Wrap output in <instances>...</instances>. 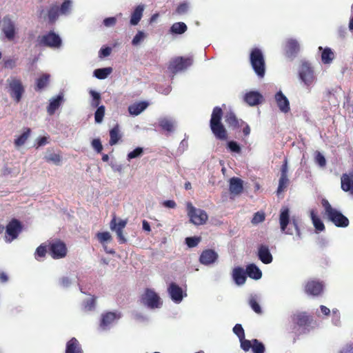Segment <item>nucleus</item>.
<instances>
[{"label": "nucleus", "mask_w": 353, "mask_h": 353, "mask_svg": "<svg viewBox=\"0 0 353 353\" xmlns=\"http://www.w3.org/2000/svg\"><path fill=\"white\" fill-rule=\"evenodd\" d=\"M218 259V254L213 250L208 249L203 250L199 257L201 264L209 265L214 263Z\"/></svg>", "instance_id": "nucleus-19"}, {"label": "nucleus", "mask_w": 353, "mask_h": 353, "mask_svg": "<svg viewBox=\"0 0 353 353\" xmlns=\"http://www.w3.org/2000/svg\"><path fill=\"white\" fill-rule=\"evenodd\" d=\"M96 299L97 298L93 296L90 299L84 301L83 303V310L88 312L94 310L96 306Z\"/></svg>", "instance_id": "nucleus-46"}, {"label": "nucleus", "mask_w": 353, "mask_h": 353, "mask_svg": "<svg viewBox=\"0 0 353 353\" xmlns=\"http://www.w3.org/2000/svg\"><path fill=\"white\" fill-rule=\"evenodd\" d=\"M143 153V149L141 147H137L132 151L130 152L128 154L127 158L128 161H130L132 159L138 158L141 157Z\"/></svg>", "instance_id": "nucleus-50"}, {"label": "nucleus", "mask_w": 353, "mask_h": 353, "mask_svg": "<svg viewBox=\"0 0 353 353\" xmlns=\"http://www.w3.org/2000/svg\"><path fill=\"white\" fill-rule=\"evenodd\" d=\"M117 23V19L114 17H107L103 19V23L105 27H112Z\"/></svg>", "instance_id": "nucleus-64"}, {"label": "nucleus", "mask_w": 353, "mask_h": 353, "mask_svg": "<svg viewBox=\"0 0 353 353\" xmlns=\"http://www.w3.org/2000/svg\"><path fill=\"white\" fill-rule=\"evenodd\" d=\"M45 159L48 162H51L55 165H59L61 162L60 155L50 151L47 152Z\"/></svg>", "instance_id": "nucleus-45"}, {"label": "nucleus", "mask_w": 353, "mask_h": 353, "mask_svg": "<svg viewBox=\"0 0 353 353\" xmlns=\"http://www.w3.org/2000/svg\"><path fill=\"white\" fill-rule=\"evenodd\" d=\"M265 220V214L263 212H257L254 214L252 223L254 224L259 223Z\"/></svg>", "instance_id": "nucleus-62"}, {"label": "nucleus", "mask_w": 353, "mask_h": 353, "mask_svg": "<svg viewBox=\"0 0 353 353\" xmlns=\"http://www.w3.org/2000/svg\"><path fill=\"white\" fill-rule=\"evenodd\" d=\"M63 101V95L62 93L59 94L57 97L50 99L49 105L47 107V112L50 115L54 114L55 111L59 108Z\"/></svg>", "instance_id": "nucleus-29"}, {"label": "nucleus", "mask_w": 353, "mask_h": 353, "mask_svg": "<svg viewBox=\"0 0 353 353\" xmlns=\"http://www.w3.org/2000/svg\"><path fill=\"white\" fill-rule=\"evenodd\" d=\"M274 100L280 112L284 114L288 113L290 112V101L281 90L276 92L274 95Z\"/></svg>", "instance_id": "nucleus-17"}, {"label": "nucleus", "mask_w": 353, "mask_h": 353, "mask_svg": "<svg viewBox=\"0 0 353 353\" xmlns=\"http://www.w3.org/2000/svg\"><path fill=\"white\" fill-rule=\"evenodd\" d=\"M288 159L285 158L281 168V176L279 181V185L276 190V193L279 195L282 192L285 190L289 183V179L288 177Z\"/></svg>", "instance_id": "nucleus-16"}, {"label": "nucleus", "mask_w": 353, "mask_h": 353, "mask_svg": "<svg viewBox=\"0 0 353 353\" xmlns=\"http://www.w3.org/2000/svg\"><path fill=\"white\" fill-rule=\"evenodd\" d=\"M257 299L258 297L256 294H251L249 298V305L256 314H261L262 310L257 301Z\"/></svg>", "instance_id": "nucleus-39"}, {"label": "nucleus", "mask_w": 353, "mask_h": 353, "mask_svg": "<svg viewBox=\"0 0 353 353\" xmlns=\"http://www.w3.org/2000/svg\"><path fill=\"white\" fill-rule=\"evenodd\" d=\"M121 318L120 312H105L101 314L99 329L101 331L110 330Z\"/></svg>", "instance_id": "nucleus-5"}, {"label": "nucleus", "mask_w": 353, "mask_h": 353, "mask_svg": "<svg viewBox=\"0 0 353 353\" xmlns=\"http://www.w3.org/2000/svg\"><path fill=\"white\" fill-rule=\"evenodd\" d=\"M252 350L253 353H264L265 351V347L264 344L259 341L258 339H253L252 341Z\"/></svg>", "instance_id": "nucleus-44"}, {"label": "nucleus", "mask_w": 353, "mask_h": 353, "mask_svg": "<svg viewBox=\"0 0 353 353\" xmlns=\"http://www.w3.org/2000/svg\"><path fill=\"white\" fill-rule=\"evenodd\" d=\"M232 279L236 285H243L247 279L245 270L241 267L234 268L232 271Z\"/></svg>", "instance_id": "nucleus-25"}, {"label": "nucleus", "mask_w": 353, "mask_h": 353, "mask_svg": "<svg viewBox=\"0 0 353 353\" xmlns=\"http://www.w3.org/2000/svg\"><path fill=\"white\" fill-rule=\"evenodd\" d=\"M72 283V280L68 276H62L59 279V285L63 288H69Z\"/></svg>", "instance_id": "nucleus-57"}, {"label": "nucleus", "mask_w": 353, "mask_h": 353, "mask_svg": "<svg viewBox=\"0 0 353 353\" xmlns=\"http://www.w3.org/2000/svg\"><path fill=\"white\" fill-rule=\"evenodd\" d=\"M39 44L41 46L59 48L62 44V40L59 34L54 31H50L39 38Z\"/></svg>", "instance_id": "nucleus-10"}, {"label": "nucleus", "mask_w": 353, "mask_h": 353, "mask_svg": "<svg viewBox=\"0 0 353 353\" xmlns=\"http://www.w3.org/2000/svg\"><path fill=\"white\" fill-rule=\"evenodd\" d=\"M284 50L285 52L286 56L288 58H295L300 51L299 42L298 41V40L293 38L286 39L284 46Z\"/></svg>", "instance_id": "nucleus-14"}, {"label": "nucleus", "mask_w": 353, "mask_h": 353, "mask_svg": "<svg viewBox=\"0 0 353 353\" xmlns=\"http://www.w3.org/2000/svg\"><path fill=\"white\" fill-rule=\"evenodd\" d=\"M232 331L234 334L237 336L239 339H243V338H245V332L241 324L236 323L234 326Z\"/></svg>", "instance_id": "nucleus-55"}, {"label": "nucleus", "mask_w": 353, "mask_h": 353, "mask_svg": "<svg viewBox=\"0 0 353 353\" xmlns=\"http://www.w3.org/2000/svg\"><path fill=\"white\" fill-rule=\"evenodd\" d=\"M321 205L329 221L338 228H346L349 225L348 219L342 212L333 208L326 199H322Z\"/></svg>", "instance_id": "nucleus-2"}, {"label": "nucleus", "mask_w": 353, "mask_h": 353, "mask_svg": "<svg viewBox=\"0 0 353 353\" xmlns=\"http://www.w3.org/2000/svg\"><path fill=\"white\" fill-rule=\"evenodd\" d=\"M229 190L232 194L239 195L243 190V181L238 177H232L230 179Z\"/></svg>", "instance_id": "nucleus-27"}, {"label": "nucleus", "mask_w": 353, "mask_h": 353, "mask_svg": "<svg viewBox=\"0 0 353 353\" xmlns=\"http://www.w3.org/2000/svg\"><path fill=\"white\" fill-rule=\"evenodd\" d=\"M144 9L145 6L143 4H140L135 7L132 12L130 20V23L132 26H137L139 23L142 18Z\"/></svg>", "instance_id": "nucleus-30"}, {"label": "nucleus", "mask_w": 353, "mask_h": 353, "mask_svg": "<svg viewBox=\"0 0 353 353\" xmlns=\"http://www.w3.org/2000/svg\"><path fill=\"white\" fill-rule=\"evenodd\" d=\"M49 74H45L37 80V88L38 90L43 89L48 83Z\"/></svg>", "instance_id": "nucleus-53"}, {"label": "nucleus", "mask_w": 353, "mask_h": 353, "mask_svg": "<svg viewBox=\"0 0 353 353\" xmlns=\"http://www.w3.org/2000/svg\"><path fill=\"white\" fill-rule=\"evenodd\" d=\"M141 301L148 308L154 310L160 308L162 306V301L160 296L151 289H146L142 295Z\"/></svg>", "instance_id": "nucleus-8"}, {"label": "nucleus", "mask_w": 353, "mask_h": 353, "mask_svg": "<svg viewBox=\"0 0 353 353\" xmlns=\"http://www.w3.org/2000/svg\"><path fill=\"white\" fill-rule=\"evenodd\" d=\"M46 253V246L41 245H39L35 251V258L37 259V257H43Z\"/></svg>", "instance_id": "nucleus-63"}, {"label": "nucleus", "mask_w": 353, "mask_h": 353, "mask_svg": "<svg viewBox=\"0 0 353 353\" xmlns=\"http://www.w3.org/2000/svg\"><path fill=\"white\" fill-rule=\"evenodd\" d=\"M262 94L258 91H250L244 95V101L250 106H255L261 103Z\"/></svg>", "instance_id": "nucleus-23"}, {"label": "nucleus", "mask_w": 353, "mask_h": 353, "mask_svg": "<svg viewBox=\"0 0 353 353\" xmlns=\"http://www.w3.org/2000/svg\"><path fill=\"white\" fill-rule=\"evenodd\" d=\"M112 71V69L110 67L95 69L93 72V76L98 79H105L111 74Z\"/></svg>", "instance_id": "nucleus-37"}, {"label": "nucleus", "mask_w": 353, "mask_h": 353, "mask_svg": "<svg viewBox=\"0 0 353 353\" xmlns=\"http://www.w3.org/2000/svg\"><path fill=\"white\" fill-rule=\"evenodd\" d=\"M341 189L353 195V172L344 173L341 177Z\"/></svg>", "instance_id": "nucleus-21"}, {"label": "nucleus", "mask_w": 353, "mask_h": 353, "mask_svg": "<svg viewBox=\"0 0 353 353\" xmlns=\"http://www.w3.org/2000/svg\"><path fill=\"white\" fill-rule=\"evenodd\" d=\"M127 219H117L114 216L110 223V228L112 232H114L117 236L118 242L120 244L125 243L128 240L123 234V229L127 225Z\"/></svg>", "instance_id": "nucleus-9"}, {"label": "nucleus", "mask_w": 353, "mask_h": 353, "mask_svg": "<svg viewBox=\"0 0 353 353\" xmlns=\"http://www.w3.org/2000/svg\"><path fill=\"white\" fill-rule=\"evenodd\" d=\"M105 114V106H99L94 112V121L97 123H101Z\"/></svg>", "instance_id": "nucleus-48"}, {"label": "nucleus", "mask_w": 353, "mask_h": 353, "mask_svg": "<svg viewBox=\"0 0 353 353\" xmlns=\"http://www.w3.org/2000/svg\"><path fill=\"white\" fill-rule=\"evenodd\" d=\"M30 134V129L26 128V130L14 140V144L18 147L23 145L27 141Z\"/></svg>", "instance_id": "nucleus-42"}, {"label": "nucleus", "mask_w": 353, "mask_h": 353, "mask_svg": "<svg viewBox=\"0 0 353 353\" xmlns=\"http://www.w3.org/2000/svg\"><path fill=\"white\" fill-rule=\"evenodd\" d=\"M3 61L5 68L12 70L17 66V58H6L3 59Z\"/></svg>", "instance_id": "nucleus-52"}, {"label": "nucleus", "mask_w": 353, "mask_h": 353, "mask_svg": "<svg viewBox=\"0 0 353 353\" xmlns=\"http://www.w3.org/2000/svg\"><path fill=\"white\" fill-rule=\"evenodd\" d=\"M201 241V238L198 236H190L185 238V243L189 248L196 247Z\"/></svg>", "instance_id": "nucleus-56"}, {"label": "nucleus", "mask_w": 353, "mask_h": 353, "mask_svg": "<svg viewBox=\"0 0 353 353\" xmlns=\"http://www.w3.org/2000/svg\"><path fill=\"white\" fill-rule=\"evenodd\" d=\"M168 292L171 300L176 303H180L187 294L183 292L182 288L176 283L172 282L168 288Z\"/></svg>", "instance_id": "nucleus-13"}, {"label": "nucleus", "mask_w": 353, "mask_h": 353, "mask_svg": "<svg viewBox=\"0 0 353 353\" xmlns=\"http://www.w3.org/2000/svg\"><path fill=\"white\" fill-rule=\"evenodd\" d=\"M91 145L94 150L97 152L100 153L103 150V145L101 144V142L99 139H94L92 141Z\"/></svg>", "instance_id": "nucleus-61"}, {"label": "nucleus", "mask_w": 353, "mask_h": 353, "mask_svg": "<svg viewBox=\"0 0 353 353\" xmlns=\"http://www.w3.org/2000/svg\"><path fill=\"white\" fill-rule=\"evenodd\" d=\"M147 101H141L128 106V112L131 115L137 116L144 111L148 106Z\"/></svg>", "instance_id": "nucleus-32"}, {"label": "nucleus", "mask_w": 353, "mask_h": 353, "mask_svg": "<svg viewBox=\"0 0 353 353\" xmlns=\"http://www.w3.org/2000/svg\"><path fill=\"white\" fill-rule=\"evenodd\" d=\"M65 353H83L81 345L76 338H72L66 343Z\"/></svg>", "instance_id": "nucleus-33"}, {"label": "nucleus", "mask_w": 353, "mask_h": 353, "mask_svg": "<svg viewBox=\"0 0 353 353\" xmlns=\"http://www.w3.org/2000/svg\"><path fill=\"white\" fill-rule=\"evenodd\" d=\"M279 224L281 232L285 234L292 235L294 234L291 228H288V225L291 224L295 230L296 238L298 239L302 238L298 221L294 217L290 219V209L288 207H283L280 210Z\"/></svg>", "instance_id": "nucleus-1"}, {"label": "nucleus", "mask_w": 353, "mask_h": 353, "mask_svg": "<svg viewBox=\"0 0 353 353\" xmlns=\"http://www.w3.org/2000/svg\"><path fill=\"white\" fill-rule=\"evenodd\" d=\"M299 77L304 85L310 89L316 81V77L310 64L307 61H302L299 70Z\"/></svg>", "instance_id": "nucleus-4"}, {"label": "nucleus", "mask_w": 353, "mask_h": 353, "mask_svg": "<svg viewBox=\"0 0 353 353\" xmlns=\"http://www.w3.org/2000/svg\"><path fill=\"white\" fill-rule=\"evenodd\" d=\"M59 14H60V11L59 10V7H57V6L51 7L50 8V10H48V14L49 22L51 23H54L57 21V19H58Z\"/></svg>", "instance_id": "nucleus-43"}, {"label": "nucleus", "mask_w": 353, "mask_h": 353, "mask_svg": "<svg viewBox=\"0 0 353 353\" xmlns=\"http://www.w3.org/2000/svg\"><path fill=\"white\" fill-rule=\"evenodd\" d=\"M310 218L312 224L317 233L322 232L325 230V225L322 220L316 215L314 210H311L310 212Z\"/></svg>", "instance_id": "nucleus-34"}, {"label": "nucleus", "mask_w": 353, "mask_h": 353, "mask_svg": "<svg viewBox=\"0 0 353 353\" xmlns=\"http://www.w3.org/2000/svg\"><path fill=\"white\" fill-rule=\"evenodd\" d=\"M145 33L143 31H138L136 35L133 37L132 44L133 46L139 45L144 39Z\"/></svg>", "instance_id": "nucleus-58"}, {"label": "nucleus", "mask_w": 353, "mask_h": 353, "mask_svg": "<svg viewBox=\"0 0 353 353\" xmlns=\"http://www.w3.org/2000/svg\"><path fill=\"white\" fill-rule=\"evenodd\" d=\"M72 7V1L71 0H64L61 3L59 10L60 11V14L62 15H68L70 14Z\"/></svg>", "instance_id": "nucleus-47"}, {"label": "nucleus", "mask_w": 353, "mask_h": 353, "mask_svg": "<svg viewBox=\"0 0 353 353\" xmlns=\"http://www.w3.org/2000/svg\"><path fill=\"white\" fill-rule=\"evenodd\" d=\"M319 49L322 50L321 53V60L324 64L330 63L334 59V53L332 51L331 48H325L323 49L322 47H319Z\"/></svg>", "instance_id": "nucleus-35"}, {"label": "nucleus", "mask_w": 353, "mask_h": 353, "mask_svg": "<svg viewBox=\"0 0 353 353\" xmlns=\"http://www.w3.org/2000/svg\"><path fill=\"white\" fill-rule=\"evenodd\" d=\"M239 341L241 343V347L245 352H248L252 347V341L245 339V338H243V339H239Z\"/></svg>", "instance_id": "nucleus-59"}, {"label": "nucleus", "mask_w": 353, "mask_h": 353, "mask_svg": "<svg viewBox=\"0 0 353 353\" xmlns=\"http://www.w3.org/2000/svg\"><path fill=\"white\" fill-rule=\"evenodd\" d=\"M222 116H223L222 109L218 106L215 107L213 109L210 123L221 122Z\"/></svg>", "instance_id": "nucleus-41"}, {"label": "nucleus", "mask_w": 353, "mask_h": 353, "mask_svg": "<svg viewBox=\"0 0 353 353\" xmlns=\"http://www.w3.org/2000/svg\"><path fill=\"white\" fill-rule=\"evenodd\" d=\"M189 9V5L186 2L180 3L176 9V12L179 14H185Z\"/></svg>", "instance_id": "nucleus-60"}, {"label": "nucleus", "mask_w": 353, "mask_h": 353, "mask_svg": "<svg viewBox=\"0 0 353 353\" xmlns=\"http://www.w3.org/2000/svg\"><path fill=\"white\" fill-rule=\"evenodd\" d=\"M314 160H315V162L321 168H324L326 165V159H325L324 155L319 151H316L315 152Z\"/></svg>", "instance_id": "nucleus-54"}, {"label": "nucleus", "mask_w": 353, "mask_h": 353, "mask_svg": "<svg viewBox=\"0 0 353 353\" xmlns=\"http://www.w3.org/2000/svg\"><path fill=\"white\" fill-rule=\"evenodd\" d=\"M225 122L232 127L236 128L239 126V121L232 112H227V114L225 116Z\"/></svg>", "instance_id": "nucleus-40"}, {"label": "nucleus", "mask_w": 353, "mask_h": 353, "mask_svg": "<svg viewBox=\"0 0 353 353\" xmlns=\"http://www.w3.org/2000/svg\"><path fill=\"white\" fill-rule=\"evenodd\" d=\"M21 230V222L16 219H12L6 228V233L8 236V237L6 236V242L10 243L17 239Z\"/></svg>", "instance_id": "nucleus-11"}, {"label": "nucleus", "mask_w": 353, "mask_h": 353, "mask_svg": "<svg viewBox=\"0 0 353 353\" xmlns=\"http://www.w3.org/2000/svg\"><path fill=\"white\" fill-rule=\"evenodd\" d=\"M292 321L295 325L299 326L300 328L305 329L309 323V317L306 312H298L293 314Z\"/></svg>", "instance_id": "nucleus-26"}, {"label": "nucleus", "mask_w": 353, "mask_h": 353, "mask_svg": "<svg viewBox=\"0 0 353 353\" xmlns=\"http://www.w3.org/2000/svg\"><path fill=\"white\" fill-rule=\"evenodd\" d=\"M50 254L53 259H61L66 255L65 245L61 241H56L50 245Z\"/></svg>", "instance_id": "nucleus-18"}, {"label": "nucleus", "mask_w": 353, "mask_h": 353, "mask_svg": "<svg viewBox=\"0 0 353 353\" xmlns=\"http://www.w3.org/2000/svg\"><path fill=\"white\" fill-rule=\"evenodd\" d=\"M2 32L6 39L12 41L16 34L15 24L8 16H6L3 19Z\"/></svg>", "instance_id": "nucleus-15"}, {"label": "nucleus", "mask_w": 353, "mask_h": 353, "mask_svg": "<svg viewBox=\"0 0 353 353\" xmlns=\"http://www.w3.org/2000/svg\"><path fill=\"white\" fill-rule=\"evenodd\" d=\"M227 148L232 152L240 153L241 151L240 145L235 141H229L227 143Z\"/></svg>", "instance_id": "nucleus-51"}, {"label": "nucleus", "mask_w": 353, "mask_h": 353, "mask_svg": "<svg viewBox=\"0 0 353 353\" xmlns=\"http://www.w3.org/2000/svg\"><path fill=\"white\" fill-rule=\"evenodd\" d=\"M187 210L191 223L196 225L205 223L208 216L203 210L196 208L190 202L187 203Z\"/></svg>", "instance_id": "nucleus-7"}, {"label": "nucleus", "mask_w": 353, "mask_h": 353, "mask_svg": "<svg viewBox=\"0 0 353 353\" xmlns=\"http://www.w3.org/2000/svg\"><path fill=\"white\" fill-rule=\"evenodd\" d=\"M210 128L215 136L219 140H225L227 138V132L221 122L210 123Z\"/></svg>", "instance_id": "nucleus-24"}, {"label": "nucleus", "mask_w": 353, "mask_h": 353, "mask_svg": "<svg viewBox=\"0 0 353 353\" xmlns=\"http://www.w3.org/2000/svg\"><path fill=\"white\" fill-rule=\"evenodd\" d=\"M192 64L191 57L184 58L182 57L174 59L170 64L168 69L172 73L176 74L178 72L186 69Z\"/></svg>", "instance_id": "nucleus-12"}, {"label": "nucleus", "mask_w": 353, "mask_h": 353, "mask_svg": "<svg viewBox=\"0 0 353 353\" xmlns=\"http://www.w3.org/2000/svg\"><path fill=\"white\" fill-rule=\"evenodd\" d=\"M323 289V283L315 280L309 281L305 287V292L312 296L319 295L322 292Z\"/></svg>", "instance_id": "nucleus-20"}, {"label": "nucleus", "mask_w": 353, "mask_h": 353, "mask_svg": "<svg viewBox=\"0 0 353 353\" xmlns=\"http://www.w3.org/2000/svg\"><path fill=\"white\" fill-rule=\"evenodd\" d=\"M250 61L253 70L259 78H263L265 74V62L263 54L259 48H254L250 54Z\"/></svg>", "instance_id": "nucleus-3"}, {"label": "nucleus", "mask_w": 353, "mask_h": 353, "mask_svg": "<svg viewBox=\"0 0 353 353\" xmlns=\"http://www.w3.org/2000/svg\"><path fill=\"white\" fill-rule=\"evenodd\" d=\"M247 276L254 279L259 280L262 277V272L254 263L248 264L245 268Z\"/></svg>", "instance_id": "nucleus-31"}, {"label": "nucleus", "mask_w": 353, "mask_h": 353, "mask_svg": "<svg viewBox=\"0 0 353 353\" xmlns=\"http://www.w3.org/2000/svg\"><path fill=\"white\" fill-rule=\"evenodd\" d=\"M257 256L264 264H270L272 262L273 257L269 248L265 245H261L258 248Z\"/></svg>", "instance_id": "nucleus-22"}, {"label": "nucleus", "mask_w": 353, "mask_h": 353, "mask_svg": "<svg viewBox=\"0 0 353 353\" xmlns=\"http://www.w3.org/2000/svg\"><path fill=\"white\" fill-rule=\"evenodd\" d=\"M176 124V121L172 118L163 117L159 119V125L167 133L173 132Z\"/></svg>", "instance_id": "nucleus-28"}, {"label": "nucleus", "mask_w": 353, "mask_h": 353, "mask_svg": "<svg viewBox=\"0 0 353 353\" xmlns=\"http://www.w3.org/2000/svg\"><path fill=\"white\" fill-rule=\"evenodd\" d=\"M8 83V92L11 98L16 102L19 103L25 92L24 87L21 80L17 78H10L7 79Z\"/></svg>", "instance_id": "nucleus-6"}, {"label": "nucleus", "mask_w": 353, "mask_h": 353, "mask_svg": "<svg viewBox=\"0 0 353 353\" xmlns=\"http://www.w3.org/2000/svg\"><path fill=\"white\" fill-rule=\"evenodd\" d=\"M97 236L99 242L102 244L112 240V236L108 232H98Z\"/></svg>", "instance_id": "nucleus-49"}, {"label": "nucleus", "mask_w": 353, "mask_h": 353, "mask_svg": "<svg viewBox=\"0 0 353 353\" xmlns=\"http://www.w3.org/2000/svg\"><path fill=\"white\" fill-rule=\"evenodd\" d=\"M188 29L186 24L183 22H176L170 28V33L172 34H181Z\"/></svg>", "instance_id": "nucleus-36"}, {"label": "nucleus", "mask_w": 353, "mask_h": 353, "mask_svg": "<svg viewBox=\"0 0 353 353\" xmlns=\"http://www.w3.org/2000/svg\"><path fill=\"white\" fill-rule=\"evenodd\" d=\"M110 141L109 143L110 145H114L117 144L120 139L119 135V129L118 125L114 126L110 130Z\"/></svg>", "instance_id": "nucleus-38"}]
</instances>
